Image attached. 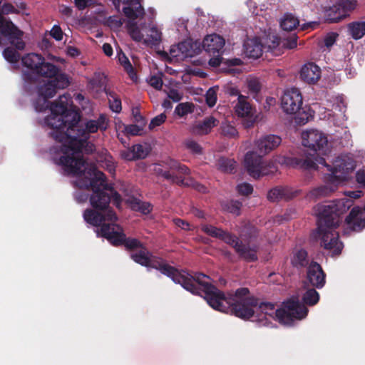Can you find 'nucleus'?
I'll return each mask as SVG.
<instances>
[{
  "instance_id": "29",
  "label": "nucleus",
  "mask_w": 365,
  "mask_h": 365,
  "mask_svg": "<svg viewBox=\"0 0 365 365\" xmlns=\"http://www.w3.org/2000/svg\"><path fill=\"white\" fill-rule=\"evenodd\" d=\"M127 6L123 7L124 15L130 20L134 21L145 15V11L141 5V0H120Z\"/></svg>"
},
{
  "instance_id": "18",
  "label": "nucleus",
  "mask_w": 365,
  "mask_h": 365,
  "mask_svg": "<svg viewBox=\"0 0 365 365\" xmlns=\"http://www.w3.org/2000/svg\"><path fill=\"white\" fill-rule=\"evenodd\" d=\"M302 96L297 88L287 89L281 98V106L287 114H294L299 110L302 106Z\"/></svg>"
},
{
  "instance_id": "48",
  "label": "nucleus",
  "mask_w": 365,
  "mask_h": 365,
  "mask_svg": "<svg viewBox=\"0 0 365 365\" xmlns=\"http://www.w3.org/2000/svg\"><path fill=\"white\" fill-rule=\"evenodd\" d=\"M242 206V203L240 201L232 200L227 203L226 208L229 212L238 216L240 215Z\"/></svg>"
},
{
  "instance_id": "44",
  "label": "nucleus",
  "mask_w": 365,
  "mask_h": 365,
  "mask_svg": "<svg viewBox=\"0 0 365 365\" xmlns=\"http://www.w3.org/2000/svg\"><path fill=\"white\" fill-rule=\"evenodd\" d=\"M110 109L115 113H120L122 109L121 101L113 92H106Z\"/></svg>"
},
{
  "instance_id": "37",
  "label": "nucleus",
  "mask_w": 365,
  "mask_h": 365,
  "mask_svg": "<svg viewBox=\"0 0 365 365\" xmlns=\"http://www.w3.org/2000/svg\"><path fill=\"white\" fill-rule=\"evenodd\" d=\"M340 10L336 4L330 7L326 11V20L329 23H336L346 18L344 13Z\"/></svg>"
},
{
  "instance_id": "36",
  "label": "nucleus",
  "mask_w": 365,
  "mask_h": 365,
  "mask_svg": "<svg viewBox=\"0 0 365 365\" xmlns=\"http://www.w3.org/2000/svg\"><path fill=\"white\" fill-rule=\"evenodd\" d=\"M316 289L317 288L314 287L309 288L302 295V300L304 303L302 305H304L307 309V307L305 305L314 306L317 304L319 300V294ZM300 304H302L301 302Z\"/></svg>"
},
{
  "instance_id": "54",
  "label": "nucleus",
  "mask_w": 365,
  "mask_h": 365,
  "mask_svg": "<svg viewBox=\"0 0 365 365\" xmlns=\"http://www.w3.org/2000/svg\"><path fill=\"white\" fill-rule=\"evenodd\" d=\"M186 148L195 154H200L202 153L201 146L193 140H187L185 142Z\"/></svg>"
},
{
  "instance_id": "62",
  "label": "nucleus",
  "mask_w": 365,
  "mask_h": 365,
  "mask_svg": "<svg viewBox=\"0 0 365 365\" xmlns=\"http://www.w3.org/2000/svg\"><path fill=\"white\" fill-rule=\"evenodd\" d=\"M1 14H18L19 11L15 7L9 3H5L3 4L1 7V11H0Z\"/></svg>"
},
{
  "instance_id": "23",
  "label": "nucleus",
  "mask_w": 365,
  "mask_h": 365,
  "mask_svg": "<svg viewBox=\"0 0 365 365\" xmlns=\"http://www.w3.org/2000/svg\"><path fill=\"white\" fill-rule=\"evenodd\" d=\"M300 190H294L289 186H276L267 193V199L270 202H279L282 200H289L297 197Z\"/></svg>"
},
{
  "instance_id": "3",
  "label": "nucleus",
  "mask_w": 365,
  "mask_h": 365,
  "mask_svg": "<svg viewBox=\"0 0 365 365\" xmlns=\"http://www.w3.org/2000/svg\"><path fill=\"white\" fill-rule=\"evenodd\" d=\"M80 118L78 112H74L70 127L71 139L69 145L66 146L69 154L62 155L58 162L68 175H81L84 173L86 162L82 153L91 154L96 150L94 144L88 141L90 135L96 133L98 130L104 131L108 128L107 118L103 114L97 120H88L83 124L80 123Z\"/></svg>"
},
{
  "instance_id": "25",
  "label": "nucleus",
  "mask_w": 365,
  "mask_h": 365,
  "mask_svg": "<svg viewBox=\"0 0 365 365\" xmlns=\"http://www.w3.org/2000/svg\"><path fill=\"white\" fill-rule=\"evenodd\" d=\"M321 74V68L316 63L310 62L302 66L299 77L302 81L308 84H315L320 79Z\"/></svg>"
},
{
  "instance_id": "4",
  "label": "nucleus",
  "mask_w": 365,
  "mask_h": 365,
  "mask_svg": "<svg viewBox=\"0 0 365 365\" xmlns=\"http://www.w3.org/2000/svg\"><path fill=\"white\" fill-rule=\"evenodd\" d=\"M353 200L348 198L329 202L317 206V237L320 245L331 252V256H338L343 249L339 233L335 231L341 222V216L352 206Z\"/></svg>"
},
{
  "instance_id": "50",
  "label": "nucleus",
  "mask_w": 365,
  "mask_h": 365,
  "mask_svg": "<svg viewBox=\"0 0 365 365\" xmlns=\"http://www.w3.org/2000/svg\"><path fill=\"white\" fill-rule=\"evenodd\" d=\"M249 91L252 95H257L261 90V85L257 78H251L247 81Z\"/></svg>"
},
{
  "instance_id": "64",
  "label": "nucleus",
  "mask_w": 365,
  "mask_h": 365,
  "mask_svg": "<svg viewBox=\"0 0 365 365\" xmlns=\"http://www.w3.org/2000/svg\"><path fill=\"white\" fill-rule=\"evenodd\" d=\"M174 224L181 229L184 230H190V225L185 220L180 219V218H175L173 220Z\"/></svg>"
},
{
  "instance_id": "32",
  "label": "nucleus",
  "mask_w": 365,
  "mask_h": 365,
  "mask_svg": "<svg viewBox=\"0 0 365 365\" xmlns=\"http://www.w3.org/2000/svg\"><path fill=\"white\" fill-rule=\"evenodd\" d=\"M235 111L239 116L250 118L253 115L252 108L247 101V98L241 94L238 96V102L235 106Z\"/></svg>"
},
{
  "instance_id": "57",
  "label": "nucleus",
  "mask_w": 365,
  "mask_h": 365,
  "mask_svg": "<svg viewBox=\"0 0 365 365\" xmlns=\"http://www.w3.org/2000/svg\"><path fill=\"white\" fill-rule=\"evenodd\" d=\"M132 113L134 118V120L135 123L140 125H146V119L143 117L140 113L138 108H134L132 110Z\"/></svg>"
},
{
  "instance_id": "21",
  "label": "nucleus",
  "mask_w": 365,
  "mask_h": 365,
  "mask_svg": "<svg viewBox=\"0 0 365 365\" xmlns=\"http://www.w3.org/2000/svg\"><path fill=\"white\" fill-rule=\"evenodd\" d=\"M346 229L349 231L359 232L365 229L364 212L359 206L351 208L344 220Z\"/></svg>"
},
{
  "instance_id": "49",
  "label": "nucleus",
  "mask_w": 365,
  "mask_h": 365,
  "mask_svg": "<svg viewBox=\"0 0 365 365\" xmlns=\"http://www.w3.org/2000/svg\"><path fill=\"white\" fill-rule=\"evenodd\" d=\"M134 207L143 214H148L152 210V206L149 202H141L139 200L134 199Z\"/></svg>"
},
{
  "instance_id": "35",
  "label": "nucleus",
  "mask_w": 365,
  "mask_h": 365,
  "mask_svg": "<svg viewBox=\"0 0 365 365\" xmlns=\"http://www.w3.org/2000/svg\"><path fill=\"white\" fill-rule=\"evenodd\" d=\"M151 253L148 250L145 246L140 249L138 252L130 255V258L141 266L147 267Z\"/></svg>"
},
{
  "instance_id": "55",
  "label": "nucleus",
  "mask_w": 365,
  "mask_h": 365,
  "mask_svg": "<svg viewBox=\"0 0 365 365\" xmlns=\"http://www.w3.org/2000/svg\"><path fill=\"white\" fill-rule=\"evenodd\" d=\"M338 34L331 32L327 34L324 38V46L327 48L332 46L336 41Z\"/></svg>"
},
{
  "instance_id": "12",
  "label": "nucleus",
  "mask_w": 365,
  "mask_h": 365,
  "mask_svg": "<svg viewBox=\"0 0 365 365\" xmlns=\"http://www.w3.org/2000/svg\"><path fill=\"white\" fill-rule=\"evenodd\" d=\"M51 78L53 79L38 88V93L40 98L35 106L38 111H43L48 107L47 105L45 106L47 99L53 97L57 89H63L69 86L70 83L67 75L60 73V71Z\"/></svg>"
},
{
  "instance_id": "61",
  "label": "nucleus",
  "mask_w": 365,
  "mask_h": 365,
  "mask_svg": "<svg viewBox=\"0 0 365 365\" xmlns=\"http://www.w3.org/2000/svg\"><path fill=\"white\" fill-rule=\"evenodd\" d=\"M312 117L311 115L306 113L305 112H299L297 115L295 117V121L299 125H304L307 123L309 118Z\"/></svg>"
},
{
  "instance_id": "38",
  "label": "nucleus",
  "mask_w": 365,
  "mask_h": 365,
  "mask_svg": "<svg viewBox=\"0 0 365 365\" xmlns=\"http://www.w3.org/2000/svg\"><path fill=\"white\" fill-rule=\"evenodd\" d=\"M236 162L233 159L221 157L218 159L217 165L220 170L224 173H231L235 168Z\"/></svg>"
},
{
  "instance_id": "17",
  "label": "nucleus",
  "mask_w": 365,
  "mask_h": 365,
  "mask_svg": "<svg viewBox=\"0 0 365 365\" xmlns=\"http://www.w3.org/2000/svg\"><path fill=\"white\" fill-rule=\"evenodd\" d=\"M200 51L201 43L199 41L187 39L180 42L177 45L172 46L170 49V54L173 58L183 59L193 57L199 54Z\"/></svg>"
},
{
  "instance_id": "10",
  "label": "nucleus",
  "mask_w": 365,
  "mask_h": 365,
  "mask_svg": "<svg viewBox=\"0 0 365 365\" xmlns=\"http://www.w3.org/2000/svg\"><path fill=\"white\" fill-rule=\"evenodd\" d=\"M46 124L52 129L50 135L57 142L61 143V151L63 155L69 154L66 146L69 145L72 133L70 132L71 120L63 118L61 115L51 114L45 119Z\"/></svg>"
},
{
  "instance_id": "41",
  "label": "nucleus",
  "mask_w": 365,
  "mask_h": 365,
  "mask_svg": "<svg viewBox=\"0 0 365 365\" xmlns=\"http://www.w3.org/2000/svg\"><path fill=\"white\" fill-rule=\"evenodd\" d=\"M4 58L11 63L19 62L21 56L19 53L13 47H7L3 51Z\"/></svg>"
},
{
  "instance_id": "39",
  "label": "nucleus",
  "mask_w": 365,
  "mask_h": 365,
  "mask_svg": "<svg viewBox=\"0 0 365 365\" xmlns=\"http://www.w3.org/2000/svg\"><path fill=\"white\" fill-rule=\"evenodd\" d=\"M161 32L155 26H153L149 30L148 38L144 40L145 43L151 46H158L161 42Z\"/></svg>"
},
{
  "instance_id": "22",
  "label": "nucleus",
  "mask_w": 365,
  "mask_h": 365,
  "mask_svg": "<svg viewBox=\"0 0 365 365\" xmlns=\"http://www.w3.org/2000/svg\"><path fill=\"white\" fill-rule=\"evenodd\" d=\"M70 103H72V101L68 94L60 96L50 106L51 114L61 115L63 118L66 119L71 117V120H73V113L77 111L73 109H68Z\"/></svg>"
},
{
  "instance_id": "56",
  "label": "nucleus",
  "mask_w": 365,
  "mask_h": 365,
  "mask_svg": "<svg viewBox=\"0 0 365 365\" xmlns=\"http://www.w3.org/2000/svg\"><path fill=\"white\" fill-rule=\"evenodd\" d=\"M297 36L296 34H292L287 38L284 40L283 43V46L289 49H292L297 46Z\"/></svg>"
},
{
  "instance_id": "53",
  "label": "nucleus",
  "mask_w": 365,
  "mask_h": 365,
  "mask_svg": "<svg viewBox=\"0 0 365 365\" xmlns=\"http://www.w3.org/2000/svg\"><path fill=\"white\" fill-rule=\"evenodd\" d=\"M166 118L167 117L165 113H160V115L154 117L149 124V129L153 130L155 127L161 125L165 121Z\"/></svg>"
},
{
  "instance_id": "20",
  "label": "nucleus",
  "mask_w": 365,
  "mask_h": 365,
  "mask_svg": "<svg viewBox=\"0 0 365 365\" xmlns=\"http://www.w3.org/2000/svg\"><path fill=\"white\" fill-rule=\"evenodd\" d=\"M326 273L322 266L315 261H312L306 270V282L312 287L322 289L326 284Z\"/></svg>"
},
{
  "instance_id": "13",
  "label": "nucleus",
  "mask_w": 365,
  "mask_h": 365,
  "mask_svg": "<svg viewBox=\"0 0 365 365\" xmlns=\"http://www.w3.org/2000/svg\"><path fill=\"white\" fill-rule=\"evenodd\" d=\"M163 168H158L156 173L158 175L162 176L165 179L170 180L172 183L177 184L180 186L188 185L185 183V178L181 175H189L190 169L180 162L168 158L162 162Z\"/></svg>"
},
{
  "instance_id": "7",
  "label": "nucleus",
  "mask_w": 365,
  "mask_h": 365,
  "mask_svg": "<svg viewBox=\"0 0 365 365\" xmlns=\"http://www.w3.org/2000/svg\"><path fill=\"white\" fill-rule=\"evenodd\" d=\"M91 174L93 177L90 179L86 188L92 190L89 197L92 207L102 211L111 210L109 207L111 200L118 207L121 202L120 195L107 182L106 175L96 168L91 169Z\"/></svg>"
},
{
  "instance_id": "46",
  "label": "nucleus",
  "mask_w": 365,
  "mask_h": 365,
  "mask_svg": "<svg viewBox=\"0 0 365 365\" xmlns=\"http://www.w3.org/2000/svg\"><path fill=\"white\" fill-rule=\"evenodd\" d=\"M220 129L221 133L225 137L232 138L237 136L238 132L237 129L229 123H222L220 126Z\"/></svg>"
},
{
  "instance_id": "43",
  "label": "nucleus",
  "mask_w": 365,
  "mask_h": 365,
  "mask_svg": "<svg viewBox=\"0 0 365 365\" xmlns=\"http://www.w3.org/2000/svg\"><path fill=\"white\" fill-rule=\"evenodd\" d=\"M218 90V86H212L205 93V102L210 108L213 107L216 104L217 99V93Z\"/></svg>"
},
{
  "instance_id": "52",
  "label": "nucleus",
  "mask_w": 365,
  "mask_h": 365,
  "mask_svg": "<svg viewBox=\"0 0 365 365\" xmlns=\"http://www.w3.org/2000/svg\"><path fill=\"white\" fill-rule=\"evenodd\" d=\"M236 189L239 194L244 195V196H247V195L252 194L253 192L252 185H250V183H247V182H243V183L239 184L237 186Z\"/></svg>"
},
{
  "instance_id": "14",
  "label": "nucleus",
  "mask_w": 365,
  "mask_h": 365,
  "mask_svg": "<svg viewBox=\"0 0 365 365\" xmlns=\"http://www.w3.org/2000/svg\"><path fill=\"white\" fill-rule=\"evenodd\" d=\"M322 165L331 172L327 180L334 183L346 180L348 175L354 170L356 161L352 158L341 156L335 160L333 167L326 162Z\"/></svg>"
},
{
  "instance_id": "5",
  "label": "nucleus",
  "mask_w": 365,
  "mask_h": 365,
  "mask_svg": "<svg viewBox=\"0 0 365 365\" xmlns=\"http://www.w3.org/2000/svg\"><path fill=\"white\" fill-rule=\"evenodd\" d=\"M302 145L308 148L304 158H292L289 163L293 167L305 170H317L318 164H325L322 157L327 150L328 140L321 131L307 130L302 133Z\"/></svg>"
},
{
  "instance_id": "8",
  "label": "nucleus",
  "mask_w": 365,
  "mask_h": 365,
  "mask_svg": "<svg viewBox=\"0 0 365 365\" xmlns=\"http://www.w3.org/2000/svg\"><path fill=\"white\" fill-rule=\"evenodd\" d=\"M201 230L207 235L219 239L234 248L240 258L247 262L257 261V245L244 244L235 234L211 225H202Z\"/></svg>"
},
{
  "instance_id": "47",
  "label": "nucleus",
  "mask_w": 365,
  "mask_h": 365,
  "mask_svg": "<svg viewBox=\"0 0 365 365\" xmlns=\"http://www.w3.org/2000/svg\"><path fill=\"white\" fill-rule=\"evenodd\" d=\"M192 112V104L189 103H180L176 106L175 109V113L180 117L186 115L187 114L190 113Z\"/></svg>"
},
{
  "instance_id": "31",
  "label": "nucleus",
  "mask_w": 365,
  "mask_h": 365,
  "mask_svg": "<svg viewBox=\"0 0 365 365\" xmlns=\"http://www.w3.org/2000/svg\"><path fill=\"white\" fill-rule=\"evenodd\" d=\"M218 122L213 116L207 117L194 126L193 133L200 135L208 134L214 127L217 125Z\"/></svg>"
},
{
  "instance_id": "42",
  "label": "nucleus",
  "mask_w": 365,
  "mask_h": 365,
  "mask_svg": "<svg viewBox=\"0 0 365 365\" xmlns=\"http://www.w3.org/2000/svg\"><path fill=\"white\" fill-rule=\"evenodd\" d=\"M128 30L130 37L135 41L140 42L143 39V35L135 22H130L128 25Z\"/></svg>"
},
{
  "instance_id": "58",
  "label": "nucleus",
  "mask_w": 365,
  "mask_h": 365,
  "mask_svg": "<svg viewBox=\"0 0 365 365\" xmlns=\"http://www.w3.org/2000/svg\"><path fill=\"white\" fill-rule=\"evenodd\" d=\"M149 84L157 90H161L163 86V80L160 76H152L149 79Z\"/></svg>"
},
{
  "instance_id": "63",
  "label": "nucleus",
  "mask_w": 365,
  "mask_h": 365,
  "mask_svg": "<svg viewBox=\"0 0 365 365\" xmlns=\"http://www.w3.org/2000/svg\"><path fill=\"white\" fill-rule=\"evenodd\" d=\"M93 0H74V4L78 10H83L93 5Z\"/></svg>"
},
{
  "instance_id": "33",
  "label": "nucleus",
  "mask_w": 365,
  "mask_h": 365,
  "mask_svg": "<svg viewBox=\"0 0 365 365\" xmlns=\"http://www.w3.org/2000/svg\"><path fill=\"white\" fill-rule=\"evenodd\" d=\"M334 191V188L331 185H321L312 189L308 194L309 200H317L321 197H327Z\"/></svg>"
},
{
  "instance_id": "6",
  "label": "nucleus",
  "mask_w": 365,
  "mask_h": 365,
  "mask_svg": "<svg viewBox=\"0 0 365 365\" xmlns=\"http://www.w3.org/2000/svg\"><path fill=\"white\" fill-rule=\"evenodd\" d=\"M246 297L255 298L257 299V304L252 307L253 312L252 315L248 318H241L244 320L252 318L255 315L256 309L257 311H259L265 315L273 317L274 314L279 322L287 325L292 324L296 319L300 320L304 319L308 314V309L301 304L297 298L292 297L287 302H284L282 308L275 309L274 304L271 302H259L258 298L250 295V292L247 294Z\"/></svg>"
},
{
  "instance_id": "2",
  "label": "nucleus",
  "mask_w": 365,
  "mask_h": 365,
  "mask_svg": "<svg viewBox=\"0 0 365 365\" xmlns=\"http://www.w3.org/2000/svg\"><path fill=\"white\" fill-rule=\"evenodd\" d=\"M179 274L182 279L175 284H180L185 289L193 294L205 293L208 304L214 309L225 313H230L238 318H248L253 314L252 307L256 305L257 299L254 297H246L250 292L247 287L237 289L234 294H225L218 289L210 282L209 276L195 272L194 275L180 269Z\"/></svg>"
},
{
  "instance_id": "15",
  "label": "nucleus",
  "mask_w": 365,
  "mask_h": 365,
  "mask_svg": "<svg viewBox=\"0 0 365 365\" xmlns=\"http://www.w3.org/2000/svg\"><path fill=\"white\" fill-rule=\"evenodd\" d=\"M84 220L95 227H99L97 230L98 235L101 236L98 230L104 224H114L118 217L113 210L102 211L93 209H86L83 212Z\"/></svg>"
},
{
  "instance_id": "40",
  "label": "nucleus",
  "mask_w": 365,
  "mask_h": 365,
  "mask_svg": "<svg viewBox=\"0 0 365 365\" xmlns=\"http://www.w3.org/2000/svg\"><path fill=\"white\" fill-rule=\"evenodd\" d=\"M342 13L345 16H348L349 13L354 11L357 5L356 0H339L336 3Z\"/></svg>"
},
{
  "instance_id": "27",
  "label": "nucleus",
  "mask_w": 365,
  "mask_h": 365,
  "mask_svg": "<svg viewBox=\"0 0 365 365\" xmlns=\"http://www.w3.org/2000/svg\"><path fill=\"white\" fill-rule=\"evenodd\" d=\"M318 26L317 22L311 21L299 25V19L292 14H285L280 22L281 28L284 31H292L300 26L302 31L313 30Z\"/></svg>"
},
{
  "instance_id": "30",
  "label": "nucleus",
  "mask_w": 365,
  "mask_h": 365,
  "mask_svg": "<svg viewBox=\"0 0 365 365\" xmlns=\"http://www.w3.org/2000/svg\"><path fill=\"white\" fill-rule=\"evenodd\" d=\"M244 51L248 58H258L262 55V45L258 38H249L244 43Z\"/></svg>"
},
{
  "instance_id": "45",
  "label": "nucleus",
  "mask_w": 365,
  "mask_h": 365,
  "mask_svg": "<svg viewBox=\"0 0 365 365\" xmlns=\"http://www.w3.org/2000/svg\"><path fill=\"white\" fill-rule=\"evenodd\" d=\"M132 149L135 157V160L144 159L150 153V149L147 146H143L141 144H136L133 145Z\"/></svg>"
},
{
  "instance_id": "11",
  "label": "nucleus",
  "mask_w": 365,
  "mask_h": 365,
  "mask_svg": "<svg viewBox=\"0 0 365 365\" xmlns=\"http://www.w3.org/2000/svg\"><path fill=\"white\" fill-rule=\"evenodd\" d=\"M101 237L106 238L113 245L124 246L125 250L133 251L145 246L139 240L128 237L116 224H104L98 230Z\"/></svg>"
},
{
  "instance_id": "9",
  "label": "nucleus",
  "mask_w": 365,
  "mask_h": 365,
  "mask_svg": "<svg viewBox=\"0 0 365 365\" xmlns=\"http://www.w3.org/2000/svg\"><path fill=\"white\" fill-rule=\"evenodd\" d=\"M21 62L24 66L31 70L23 73V79L29 84L37 83L40 76L52 78L59 71L57 66L46 62L41 55L34 53L23 56Z\"/></svg>"
},
{
  "instance_id": "1",
  "label": "nucleus",
  "mask_w": 365,
  "mask_h": 365,
  "mask_svg": "<svg viewBox=\"0 0 365 365\" xmlns=\"http://www.w3.org/2000/svg\"><path fill=\"white\" fill-rule=\"evenodd\" d=\"M179 274L182 279L175 284H180L185 289L193 294L205 293L208 304L214 309L225 313H230L238 318H248L253 314L252 307L256 305L257 299L254 297H246L250 292L247 287L237 289L234 294H225L218 289L210 282L209 276L195 272L194 275L180 269Z\"/></svg>"
},
{
  "instance_id": "59",
  "label": "nucleus",
  "mask_w": 365,
  "mask_h": 365,
  "mask_svg": "<svg viewBox=\"0 0 365 365\" xmlns=\"http://www.w3.org/2000/svg\"><path fill=\"white\" fill-rule=\"evenodd\" d=\"M63 31L58 25H54L50 31V35L56 41H61L63 38Z\"/></svg>"
},
{
  "instance_id": "26",
  "label": "nucleus",
  "mask_w": 365,
  "mask_h": 365,
  "mask_svg": "<svg viewBox=\"0 0 365 365\" xmlns=\"http://www.w3.org/2000/svg\"><path fill=\"white\" fill-rule=\"evenodd\" d=\"M225 41L217 34L208 35L205 37L201 43V47L208 53L215 56L222 51Z\"/></svg>"
},
{
  "instance_id": "60",
  "label": "nucleus",
  "mask_w": 365,
  "mask_h": 365,
  "mask_svg": "<svg viewBox=\"0 0 365 365\" xmlns=\"http://www.w3.org/2000/svg\"><path fill=\"white\" fill-rule=\"evenodd\" d=\"M120 155L121 158L125 160L131 161L135 160V157L133 154L132 147L120 150Z\"/></svg>"
},
{
  "instance_id": "34",
  "label": "nucleus",
  "mask_w": 365,
  "mask_h": 365,
  "mask_svg": "<svg viewBox=\"0 0 365 365\" xmlns=\"http://www.w3.org/2000/svg\"><path fill=\"white\" fill-rule=\"evenodd\" d=\"M347 29L351 36L355 40H359L365 35V23L364 21L349 23Z\"/></svg>"
},
{
  "instance_id": "28",
  "label": "nucleus",
  "mask_w": 365,
  "mask_h": 365,
  "mask_svg": "<svg viewBox=\"0 0 365 365\" xmlns=\"http://www.w3.org/2000/svg\"><path fill=\"white\" fill-rule=\"evenodd\" d=\"M312 261L314 260L309 258L308 252L306 250L299 248L292 251L290 263L297 270L307 269L310 265Z\"/></svg>"
},
{
  "instance_id": "51",
  "label": "nucleus",
  "mask_w": 365,
  "mask_h": 365,
  "mask_svg": "<svg viewBox=\"0 0 365 365\" xmlns=\"http://www.w3.org/2000/svg\"><path fill=\"white\" fill-rule=\"evenodd\" d=\"M145 125L132 124L125 127V131L128 134L131 135H140L143 130Z\"/></svg>"
},
{
  "instance_id": "19",
  "label": "nucleus",
  "mask_w": 365,
  "mask_h": 365,
  "mask_svg": "<svg viewBox=\"0 0 365 365\" xmlns=\"http://www.w3.org/2000/svg\"><path fill=\"white\" fill-rule=\"evenodd\" d=\"M147 268H153L160 272L161 274L170 277L175 283L179 282L182 277L179 274L180 269L168 264L163 258L150 255Z\"/></svg>"
},
{
  "instance_id": "24",
  "label": "nucleus",
  "mask_w": 365,
  "mask_h": 365,
  "mask_svg": "<svg viewBox=\"0 0 365 365\" xmlns=\"http://www.w3.org/2000/svg\"><path fill=\"white\" fill-rule=\"evenodd\" d=\"M282 143V138L277 135L269 134L262 136L255 142L257 150L262 155L269 153Z\"/></svg>"
},
{
  "instance_id": "16",
  "label": "nucleus",
  "mask_w": 365,
  "mask_h": 365,
  "mask_svg": "<svg viewBox=\"0 0 365 365\" xmlns=\"http://www.w3.org/2000/svg\"><path fill=\"white\" fill-rule=\"evenodd\" d=\"M262 155L257 152L250 151L245 157V166L247 173L256 179L269 173Z\"/></svg>"
}]
</instances>
